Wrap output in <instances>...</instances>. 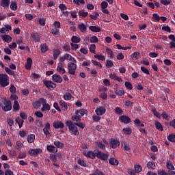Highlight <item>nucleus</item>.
Listing matches in <instances>:
<instances>
[{
  "mask_svg": "<svg viewBox=\"0 0 175 175\" xmlns=\"http://www.w3.org/2000/svg\"><path fill=\"white\" fill-rule=\"evenodd\" d=\"M68 73L73 76L76 75V70L77 69V65L73 62H69L68 64Z\"/></svg>",
  "mask_w": 175,
  "mask_h": 175,
  "instance_id": "nucleus-6",
  "label": "nucleus"
},
{
  "mask_svg": "<svg viewBox=\"0 0 175 175\" xmlns=\"http://www.w3.org/2000/svg\"><path fill=\"white\" fill-rule=\"evenodd\" d=\"M15 121H16V124H18L19 128L23 127V124H24V120L23 119L20 118V117H17L15 119Z\"/></svg>",
  "mask_w": 175,
  "mask_h": 175,
  "instance_id": "nucleus-33",
  "label": "nucleus"
},
{
  "mask_svg": "<svg viewBox=\"0 0 175 175\" xmlns=\"http://www.w3.org/2000/svg\"><path fill=\"white\" fill-rule=\"evenodd\" d=\"M0 107H1L3 111H10L12 110V102L10 100L4 98L0 103Z\"/></svg>",
  "mask_w": 175,
  "mask_h": 175,
  "instance_id": "nucleus-2",
  "label": "nucleus"
},
{
  "mask_svg": "<svg viewBox=\"0 0 175 175\" xmlns=\"http://www.w3.org/2000/svg\"><path fill=\"white\" fill-rule=\"evenodd\" d=\"M0 84L1 87H8V85H9V76H8V75H0Z\"/></svg>",
  "mask_w": 175,
  "mask_h": 175,
  "instance_id": "nucleus-4",
  "label": "nucleus"
},
{
  "mask_svg": "<svg viewBox=\"0 0 175 175\" xmlns=\"http://www.w3.org/2000/svg\"><path fill=\"white\" fill-rule=\"evenodd\" d=\"M32 67V59L31 57H28L27 59V62L25 65V69L27 70H31V68Z\"/></svg>",
  "mask_w": 175,
  "mask_h": 175,
  "instance_id": "nucleus-14",
  "label": "nucleus"
},
{
  "mask_svg": "<svg viewBox=\"0 0 175 175\" xmlns=\"http://www.w3.org/2000/svg\"><path fill=\"white\" fill-rule=\"evenodd\" d=\"M154 125H155V128H156V129H157V131H160L161 132H162L163 131V126H162V124L161 123V122L156 121L154 122Z\"/></svg>",
  "mask_w": 175,
  "mask_h": 175,
  "instance_id": "nucleus-21",
  "label": "nucleus"
},
{
  "mask_svg": "<svg viewBox=\"0 0 175 175\" xmlns=\"http://www.w3.org/2000/svg\"><path fill=\"white\" fill-rule=\"evenodd\" d=\"M91 43H98V42H99V40L98 39V37L94 36H92L90 39Z\"/></svg>",
  "mask_w": 175,
  "mask_h": 175,
  "instance_id": "nucleus-55",
  "label": "nucleus"
},
{
  "mask_svg": "<svg viewBox=\"0 0 175 175\" xmlns=\"http://www.w3.org/2000/svg\"><path fill=\"white\" fill-rule=\"evenodd\" d=\"M109 154L103 152L99 150H96V157L98 159H100V161H104L105 162H106V161L109 159Z\"/></svg>",
  "mask_w": 175,
  "mask_h": 175,
  "instance_id": "nucleus-3",
  "label": "nucleus"
},
{
  "mask_svg": "<svg viewBox=\"0 0 175 175\" xmlns=\"http://www.w3.org/2000/svg\"><path fill=\"white\" fill-rule=\"evenodd\" d=\"M64 100H70V99H72V94L66 92L64 95Z\"/></svg>",
  "mask_w": 175,
  "mask_h": 175,
  "instance_id": "nucleus-44",
  "label": "nucleus"
},
{
  "mask_svg": "<svg viewBox=\"0 0 175 175\" xmlns=\"http://www.w3.org/2000/svg\"><path fill=\"white\" fill-rule=\"evenodd\" d=\"M40 100H37L35 103H33V107L34 109H39L40 106Z\"/></svg>",
  "mask_w": 175,
  "mask_h": 175,
  "instance_id": "nucleus-63",
  "label": "nucleus"
},
{
  "mask_svg": "<svg viewBox=\"0 0 175 175\" xmlns=\"http://www.w3.org/2000/svg\"><path fill=\"white\" fill-rule=\"evenodd\" d=\"M135 126L136 128H144L145 125L144 123H142L139 119H135L134 120Z\"/></svg>",
  "mask_w": 175,
  "mask_h": 175,
  "instance_id": "nucleus-17",
  "label": "nucleus"
},
{
  "mask_svg": "<svg viewBox=\"0 0 175 175\" xmlns=\"http://www.w3.org/2000/svg\"><path fill=\"white\" fill-rule=\"evenodd\" d=\"M109 77L110 79H111V80H117V81H119V83H121V81H122V79L117 76L115 72L110 74Z\"/></svg>",
  "mask_w": 175,
  "mask_h": 175,
  "instance_id": "nucleus-16",
  "label": "nucleus"
},
{
  "mask_svg": "<svg viewBox=\"0 0 175 175\" xmlns=\"http://www.w3.org/2000/svg\"><path fill=\"white\" fill-rule=\"evenodd\" d=\"M158 175H168V172H165L163 170H159L157 171Z\"/></svg>",
  "mask_w": 175,
  "mask_h": 175,
  "instance_id": "nucleus-64",
  "label": "nucleus"
},
{
  "mask_svg": "<svg viewBox=\"0 0 175 175\" xmlns=\"http://www.w3.org/2000/svg\"><path fill=\"white\" fill-rule=\"evenodd\" d=\"M152 19L154 20V21H157V23H159V20H161V17L158 16V14H153Z\"/></svg>",
  "mask_w": 175,
  "mask_h": 175,
  "instance_id": "nucleus-54",
  "label": "nucleus"
},
{
  "mask_svg": "<svg viewBox=\"0 0 175 175\" xmlns=\"http://www.w3.org/2000/svg\"><path fill=\"white\" fill-rule=\"evenodd\" d=\"M50 109H51V107H50V105L44 104L42 105V108L41 109V110L42 111H50Z\"/></svg>",
  "mask_w": 175,
  "mask_h": 175,
  "instance_id": "nucleus-41",
  "label": "nucleus"
},
{
  "mask_svg": "<svg viewBox=\"0 0 175 175\" xmlns=\"http://www.w3.org/2000/svg\"><path fill=\"white\" fill-rule=\"evenodd\" d=\"M119 120L120 122H123L124 124H131V122H132V120L131 119V118L125 115L120 116Z\"/></svg>",
  "mask_w": 175,
  "mask_h": 175,
  "instance_id": "nucleus-7",
  "label": "nucleus"
},
{
  "mask_svg": "<svg viewBox=\"0 0 175 175\" xmlns=\"http://www.w3.org/2000/svg\"><path fill=\"white\" fill-rule=\"evenodd\" d=\"M53 127L55 129H63V128H65V124L62 122L56 121L53 122Z\"/></svg>",
  "mask_w": 175,
  "mask_h": 175,
  "instance_id": "nucleus-10",
  "label": "nucleus"
},
{
  "mask_svg": "<svg viewBox=\"0 0 175 175\" xmlns=\"http://www.w3.org/2000/svg\"><path fill=\"white\" fill-rule=\"evenodd\" d=\"M88 113V111L84 109H81L79 111L77 110L75 111V114H81V117H83L84 114H87Z\"/></svg>",
  "mask_w": 175,
  "mask_h": 175,
  "instance_id": "nucleus-31",
  "label": "nucleus"
},
{
  "mask_svg": "<svg viewBox=\"0 0 175 175\" xmlns=\"http://www.w3.org/2000/svg\"><path fill=\"white\" fill-rule=\"evenodd\" d=\"M96 146L100 150H106V145L103 144L102 142H96Z\"/></svg>",
  "mask_w": 175,
  "mask_h": 175,
  "instance_id": "nucleus-43",
  "label": "nucleus"
},
{
  "mask_svg": "<svg viewBox=\"0 0 175 175\" xmlns=\"http://www.w3.org/2000/svg\"><path fill=\"white\" fill-rule=\"evenodd\" d=\"M105 113H106V107L103 106L98 107L96 109V114H97V116H103Z\"/></svg>",
  "mask_w": 175,
  "mask_h": 175,
  "instance_id": "nucleus-9",
  "label": "nucleus"
},
{
  "mask_svg": "<svg viewBox=\"0 0 175 175\" xmlns=\"http://www.w3.org/2000/svg\"><path fill=\"white\" fill-rule=\"evenodd\" d=\"M139 57H140V53L139 52H134L131 54V58L133 59V61H136L137 59H139Z\"/></svg>",
  "mask_w": 175,
  "mask_h": 175,
  "instance_id": "nucleus-34",
  "label": "nucleus"
},
{
  "mask_svg": "<svg viewBox=\"0 0 175 175\" xmlns=\"http://www.w3.org/2000/svg\"><path fill=\"white\" fill-rule=\"evenodd\" d=\"M9 5H10V0H1L0 3V6L2 8H9Z\"/></svg>",
  "mask_w": 175,
  "mask_h": 175,
  "instance_id": "nucleus-20",
  "label": "nucleus"
},
{
  "mask_svg": "<svg viewBox=\"0 0 175 175\" xmlns=\"http://www.w3.org/2000/svg\"><path fill=\"white\" fill-rule=\"evenodd\" d=\"M148 169H154L155 167V163L152 161H150L147 164Z\"/></svg>",
  "mask_w": 175,
  "mask_h": 175,
  "instance_id": "nucleus-48",
  "label": "nucleus"
},
{
  "mask_svg": "<svg viewBox=\"0 0 175 175\" xmlns=\"http://www.w3.org/2000/svg\"><path fill=\"white\" fill-rule=\"evenodd\" d=\"M77 163L78 165H80V166H82L83 167H87V166H88L87 165V163H85V161H84V160H82L81 159H79L77 160Z\"/></svg>",
  "mask_w": 175,
  "mask_h": 175,
  "instance_id": "nucleus-39",
  "label": "nucleus"
},
{
  "mask_svg": "<svg viewBox=\"0 0 175 175\" xmlns=\"http://www.w3.org/2000/svg\"><path fill=\"white\" fill-rule=\"evenodd\" d=\"M162 30L165 31V32H169V33L172 32V29H170V27H169L168 25L163 26Z\"/></svg>",
  "mask_w": 175,
  "mask_h": 175,
  "instance_id": "nucleus-60",
  "label": "nucleus"
},
{
  "mask_svg": "<svg viewBox=\"0 0 175 175\" xmlns=\"http://www.w3.org/2000/svg\"><path fill=\"white\" fill-rule=\"evenodd\" d=\"M85 157L87 158H90V159H95L96 158V150L92 151L89 150L87 153L84 154Z\"/></svg>",
  "mask_w": 175,
  "mask_h": 175,
  "instance_id": "nucleus-8",
  "label": "nucleus"
},
{
  "mask_svg": "<svg viewBox=\"0 0 175 175\" xmlns=\"http://www.w3.org/2000/svg\"><path fill=\"white\" fill-rule=\"evenodd\" d=\"M51 32L52 35H53L54 36H57V35L59 33V29L57 28H54L51 30Z\"/></svg>",
  "mask_w": 175,
  "mask_h": 175,
  "instance_id": "nucleus-52",
  "label": "nucleus"
},
{
  "mask_svg": "<svg viewBox=\"0 0 175 175\" xmlns=\"http://www.w3.org/2000/svg\"><path fill=\"white\" fill-rule=\"evenodd\" d=\"M27 142L28 143H33L35 142V135L34 134H30L27 137Z\"/></svg>",
  "mask_w": 175,
  "mask_h": 175,
  "instance_id": "nucleus-42",
  "label": "nucleus"
},
{
  "mask_svg": "<svg viewBox=\"0 0 175 175\" xmlns=\"http://www.w3.org/2000/svg\"><path fill=\"white\" fill-rule=\"evenodd\" d=\"M46 150L49 152H52L53 154H55V152H58V148L54 146V145H49L47 146Z\"/></svg>",
  "mask_w": 175,
  "mask_h": 175,
  "instance_id": "nucleus-15",
  "label": "nucleus"
},
{
  "mask_svg": "<svg viewBox=\"0 0 175 175\" xmlns=\"http://www.w3.org/2000/svg\"><path fill=\"white\" fill-rule=\"evenodd\" d=\"M40 50H41V52L43 53H47V51H49V46H47V44L43 43L42 44H41Z\"/></svg>",
  "mask_w": 175,
  "mask_h": 175,
  "instance_id": "nucleus-23",
  "label": "nucleus"
},
{
  "mask_svg": "<svg viewBox=\"0 0 175 175\" xmlns=\"http://www.w3.org/2000/svg\"><path fill=\"white\" fill-rule=\"evenodd\" d=\"M13 109L14 111H18V110H20V104L18 103V101H17V100H15L14 101Z\"/></svg>",
  "mask_w": 175,
  "mask_h": 175,
  "instance_id": "nucleus-30",
  "label": "nucleus"
},
{
  "mask_svg": "<svg viewBox=\"0 0 175 175\" xmlns=\"http://www.w3.org/2000/svg\"><path fill=\"white\" fill-rule=\"evenodd\" d=\"M123 132L125 133V135H131L132 133V129L130 127L124 128Z\"/></svg>",
  "mask_w": 175,
  "mask_h": 175,
  "instance_id": "nucleus-47",
  "label": "nucleus"
},
{
  "mask_svg": "<svg viewBox=\"0 0 175 175\" xmlns=\"http://www.w3.org/2000/svg\"><path fill=\"white\" fill-rule=\"evenodd\" d=\"M94 58L98 59V61H105L106 57L102 55H94Z\"/></svg>",
  "mask_w": 175,
  "mask_h": 175,
  "instance_id": "nucleus-50",
  "label": "nucleus"
},
{
  "mask_svg": "<svg viewBox=\"0 0 175 175\" xmlns=\"http://www.w3.org/2000/svg\"><path fill=\"white\" fill-rule=\"evenodd\" d=\"M52 80L55 83H62V77L61 75H58L55 74L52 76Z\"/></svg>",
  "mask_w": 175,
  "mask_h": 175,
  "instance_id": "nucleus-13",
  "label": "nucleus"
},
{
  "mask_svg": "<svg viewBox=\"0 0 175 175\" xmlns=\"http://www.w3.org/2000/svg\"><path fill=\"white\" fill-rule=\"evenodd\" d=\"M152 111L154 116H155V117H157V118H161V115L159 114V113H158V111H157V109H153L152 110Z\"/></svg>",
  "mask_w": 175,
  "mask_h": 175,
  "instance_id": "nucleus-59",
  "label": "nucleus"
},
{
  "mask_svg": "<svg viewBox=\"0 0 175 175\" xmlns=\"http://www.w3.org/2000/svg\"><path fill=\"white\" fill-rule=\"evenodd\" d=\"M59 54H61V51H59V49H54L53 50L54 59H57L58 58V57L59 56Z\"/></svg>",
  "mask_w": 175,
  "mask_h": 175,
  "instance_id": "nucleus-38",
  "label": "nucleus"
},
{
  "mask_svg": "<svg viewBox=\"0 0 175 175\" xmlns=\"http://www.w3.org/2000/svg\"><path fill=\"white\" fill-rule=\"evenodd\" d=\"M109 146L111 148H117L120 146V141L112 139L109 142Z\"/></svg>",
  "mask_w": 175,
  "mask_h": 175,
  "instance_id": "nucleus-12",
  "label": "nucleus"
},
{
  "mask_svg": "<svg viewBox=\"0 0 175 175\" xmlns=\"http://www.w3.org/2000/svg\"><path fill=\"white\" fill-rule=\"evenodd\" d=\"M53 144L55 147H57V148H60V150L65 147V145L59 141H54Z\"/></svg>",
  "mask_w": 175,
  "mask_h": 175,
  "instance_id": "nucleus-26",
  "label": "nucleus"
},
{
  "mask_svg": "<svg viewBox=\"0 0 175 175\" xmlns=\"http://www.w3.org/2000/svg\"><path fill=\"white\" fill-rule=\"evenodd\" d=\"M79 16L81 18H84L87 17V16H88V12H85L84 10H80L79 12Z\"/></svg>",
  "mask_w": 175,
  "mask_h": 175,
  "instance_id": "nucleus-35",
  "label": "nucleus"
},
{
  "mask_svg": "<svg viewBox=\"0 0 175 175\" xmlns=\"http://www.w3.org/2000/svg\"><path fill=\"white\" fill-rule=\"evenodd\" d=\"M89 29L92 32H100V27L99 26H90Z\"/></svg>",
  "mask_w": 175,
  "mask_h": 175,
  "instance_id": "nucleus-28",
  "label": "nucleus"
},
{
  "mask_svg": "<svg viewBox=\"0 0 175 175\" xmlns=\"http://www.w3.org/2000/svg\"><path fill=\"white\" fill-rule=\"evenodd\" d=\"M71 120L73 122V121H75L77 122V121H81V116L78 113L75 115H72L71 117Z\"/></svg>",
  "mask_w": 175,
  "mask_h": 175,
  "instance_id": "nucleus-25",
  "label": "nucleus"
},
{
  "mask_svg": "<svg viewBox=\"0 0 175 175\" xmlns=\"http://www.w3.org/2000/svg\"><path fill=\"white\" fill-rule=\"evenodd\" d=\"M11 10H17V3L14 1L12 2L10 4Z\"/></svg>",
  "mask_w": 175,
  "mask_h": 175,
  "instance_id": "nucleus-56",
  "label": "nucleus"
},
{
  "mask_svg": "<svg viewBox=\"0 0 175 175\" xmlns=\"http://www.w3.org/2000/svg\"><path fill=\"white\" fill-rule=\"evenodd\" d=\"M124 85L126 87V88H127L128 90H133V86L132 85V83H131V82L129 81H126L124 83Z\"/></svg>",
  "mask_w": 175,
  "mask_h": 175,
  "instance_id": "nucleus-51",
  "label": "nucleus"
},
{
  "mask_svg": "<svg viewBox=\"0 0 175 175\" xmlns=\"http://www.w3.org/2000/svg\"><path fill=\"white\" fill-rule=\"evenodd\" d=\"M57 70L59 73H62V75H65V72H66L65 68H62V64L61 63L58 64Z\"/></svg>",
  "mask_w": 175,
  "mask_h": 175,
  "instance_id": "nucleus-27",
  "label": "nucleus"
},
{
  "mask_svg": "<svg viewBox=\"0 0 175 175\" xmlns=\"http://www.w3.org/2000/svg\"><path fill=\"white\" fill-rule=\"evenodd\" d=\"M30 36L33 40L36 42V43L40 42V35H39L38 33H31Z\"/></svg>",
  "mask_w": 175,
  "mask_h": 175,
  "instance_id": "nucleus-11",
  "label": "nucleus"
},
{
  "mask_svg": "<svg viewBox=\"0 0 175 175\" xmlns=\"http://www.w3.org/2000/svg\"><path fill=\"white\" fill-rule=\"evenodd\" d=\"M42 82L44 85H45L48 90H54V88L57 87V84L52 81L43 79Z\"/></svg>",
  "mask_w": 175,
  "mask_h": 175,
  "instance_id": "nucleus-5",
  "label": "nucleus"
},
{
  "mask_svg": "<svg viewBox=\"0 0 175 175\" xmlns=\"http://www.w3.org/2000/svg\"><path fill=\"white\" fill-rule=\"evenodd\" d=\"M24 147V144L21 142V141H17L15 144V148L16 150H18V151L21 150V148Z\"/></svg>",
  "mask_w": 175,
  "mask_h": 175,
  "instance_id": "nucleus-24",
  "label": "nucleus"
},
{
  "mask_svg": "<svg viewBox=\"0 0 175 175\" xmlns=\"http://www.w3.org/2000/svg\"><path fill=\"white\" fill-rule=\"evenodd\" d=\"M81 40V38H80L79 37H77V36H73L71 38V42H72V43H80Z\"/></svg>",
  "mask_w": 175,
  "mask_h": 175,
  "instance_id": "nucleus-37",
  "label": "nucleus"
},
{
  "mask_svg": "<svg viewBox=\"0 0 175 175\" xmlns=\"http://www.w3.org/2000/svg\"><path fill=\"white\" fill-rule=\"evenodd\" d=\"M161 116L163 117V120H166L167 121H169V120L172 118L170 114L167 113L166 111H163Z\"/></svg>",
  "mask_w": 175,
  "mask_h": 175,
  "instance_id": "nucleus-29",
  "label": "nucleus"
},
{
  "mask_svg": "<svg viewBox=\"0 0 175 175\" xmlns=\"http://www.w3.org/2000/svg\"><path fill=\"white\" fill-rule=\"evenodd\" d=\"M107 6H109V3L107 1H102L101 9H106Z\"/></svg>",
  "mask_w": 175,
  "mask_h": 175,
  "instance_id": "nucleus-62",
  "label": "nucleus"
},
{
  "mask_svg": "<svg viewBox=\"0 0 175 175\" xmlns=\"http://www.w3.org/2000/svg\"><path fill=\"white\" fill-rule=\"evenodd\" d=\"M167 169H168V170L173 171V170H174V166L173 165V164L167 162Z\"/></svg>",
  "mask_w": 175,
  "mask_h": 175,
  "instance_id": "nucleus-61",
  "label": "nucleus"
},
{
  "mask_svg": "<svg viewBox=\"0 0 175 175\" xmlns=\"http://www.w3.org/2000/svg\"><path fill=\"white\" fill-rule=\"evenodd\" d=\"M4 69L8 75H10V76H14V71L12 70L9 67H5Z\"/></svg>",
  "mask_w": 175,
  "mask_h": 175,
  "instance_id": "nucleus-45",
  "label": "nucleus"
},
{
  "mask_svg": "<svg viewBox=\"0 0 175 175\" xmlns=\"http://www.w3.org/2000/svg\"><path fill=\"white\" fill-rule=\"evenodd\" d=\"M114 111L118 116H122V114H124V111H122V109H121L120 107H116L114 109Z\"/></svg>",
  "mask_w": 175,
  "mask_h": 175,
  "instance_id": "nucleus-36",
  "label": "nucleus"
},
{
  "mask_svg": "<svg viewBox=\"0 0 175 175\" xmlns=\"http://www.w3.org/2000/svg\"><path fill=\"white\" fill-rule=\"evenodd\" d=\"M59 105L62 107V110H63V111H66V110H68V104H66V103L64 100H60L59 101Z\"/></svg>",
  "mask_w": 175,
  "mask_h": 175,
  "instance_id": "nucleus-22",
  "label": "nucleus"
},
{
  "mask_svg": "<svg viewBox=\"0 0 175 175\" xmlns=\"http://www.w3.org/2000/svg\"><path fill=\"white\" fill-rule=\"evenodd\" d=\"M105 51L108 54V55H109V57L111 59L114 58V53L113 52V51H111V49H110V48L107 47V49H105Z\"/></svg>",
  "mask_w": 175,
  "mask_h": 175,
  "instance_id": "nucleus-32",
  "label": "nucleus"
},
{
  "mask_svg": "<svg viewBox=\"0 0 175 175\" xmlns=\"http://www.w3.org/2000/svg\"><path fill=\"white\" fill-rule=\"evenodd\" d=\"M40 152H42V150L40 148L33 150V155L34 157H36V155H38V154H40Z\"/></svg>",
  "mask_w": 175,
  "mask_h": 175,
  "instance_id": "nucleus-58",
  "label": "nucleus"
},
{
  "mask_svg": "<svg viewBox=\"0 0 175 175\" xmlns=\"http://www.w3.org/2000/svg\"><path fill=\"white\" fill-rule=\"evenodd\" d=\"M106 66L107 68H113V66H114V64H113V62H111V60L107 59L106 61Z\"/></svg>",
  "mask_w": 175,
  "mask_h": 175,
  "instance_id": "nucleus-57",
  "label": "nucleus"
},
{
  "mask_svg": "<svg viewBox=\"0 0 175 175\" xmlns=\"http://www.w3.org/2000/svg\"><path fill=\"white\" fill-rule=\"evenodd\" d=\"M66 126L68 128L70 131V133L71 135H74L75 136H79L80 135V132L79 131V128L75 124V122L72 120H67L66 122Z\"/></svg>",
  "mask_w": 175,
  "mask_h": 175,
  "instance_id": "nucleus-1",
  "label": "nucleus"
},
{
  "mask_svg": "<svg viewBox=\"0 0 175 175\" xmlns=\"http://www.w3.org/2000/svg\"><path fill=\"white\" fill-rule=\"evenodd\" d=\"M135 170L137 173H140L143 170V167L140 165H135L134 166Z\"/></svg>",
  "mask_w": 175,
  "mask_h": 175,
  "instance_id": "nucleus-49",
  "label": "nucleus"
},
{
  "mask_svg": "<svg viewBox=\"0 0 175 175\" xmlns=\"http://www.w3.org/2000/svg\"><path fill=\"white\" fill-rule=\"evenodd\" d=\"M1 36L2 37L3 40L6 42V43H10V42H12V36L8 34L1 35Z\"/></svg>",
  "mask_w": 175,
  "mask_h": 175,
  "instance_id": "nucleus-18",
  "label": "nucleus"
},
{
  "mask_svg": "<svg viewBox=\"0 0 175 175\" xmlns=\"http://www.w3.org/2000/svg\"><path fill=\"white\" fill-rule=\"evenodd\" d=\"M167 140L172 143H175V135L172 134L167 136Z\"/></svg>",
  "mask_w": 175,
  "mask_h": 175,
  "instance_id": "nucleus-53",
  "label": "nucleus"
},
{
  "mask_svg": "<svg viewBox=\"0 0 175 175\" xmlns=\"http://www.w3.org/2000/svg\"><path fill=\"white\" fill-rule=\"evenodd\" d=\"M109 163H110V165H112L113 166H118L120 162L118 161V160L116 159L114 157H111L109 159Z\"/></svg>",
  "mask_w": 175,
  "mask_h": 175,
  "instance_id": "nucleus-19",
  "label": "nucleus"
},
{
  "mask_svg": "<svg viewBox=\"0 0 175 175\" xmlns=\"http://www.w3.org/2000/svg\"><path fill=\"white\" fill-rule=\"evenodd\" d=\"M78 28L80 29L81 32H86L87 31V27L84 23H81L78 25Z\"/></svg>",
  "mask_w": 175,
  "mask_h": 175,
  "instance_id": "nucleus-40",
  "label": "nucleus"
},
{
  "mask_svg": "<svg viewBox=\"0 0 175 175\" xmlns=\"http://www.w3.org/2000/svg\"><path fill=\"white\" fill-rule=\"evenodd\" d=\"M90 53H92V54H96V45L95 44H90V46L89 48Z\"/></svg>",
  "mask_w": 175,
  "mask_h": 175,
  "instance_id": "nucleus-46",
  "label": "nucleus"
}]
</instances>
